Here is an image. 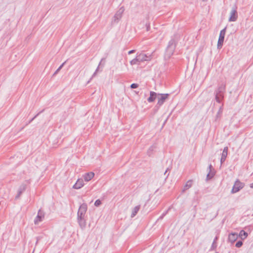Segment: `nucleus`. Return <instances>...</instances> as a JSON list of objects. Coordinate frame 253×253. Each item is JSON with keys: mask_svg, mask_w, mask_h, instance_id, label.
Returning <instances> with one entry per match:
<instances>
[{"mask_svg": "<svg viewBox=\"0 0 253 253\" xmlns=\"http://www.w3.org/2000/svg\"><path fill=\"white\" fill-rule=\"evenodd\" d=\"M87 210V205L86 204L82 205L78 211V215L80 218L84 217Z\"/></svg>", "mask_w": 253, "mask_h": 253, "instance_id": "f03ea898", "label": "nucleus"}, {"mask_svg": "<svg viewBox=\"0 0 253 253\" xmlns=\"http://www.w3.org/2000/svg\"><path fill=\"white\" fill-rule=\"evenodd\" d=\"M227 153H228V147H226L224 148L223 152H222V157H221V161L223 160H224L225 159V158L227 155Z\"/></svg>", "mask_w": 253, "mask_h": 253, "instance_id": "f8f14e48", "label": "nucleus"}, {"mask_svg": "<svg viewBox=\"0 0 253 253\" xmlns=\"http://www.w3.org/2000/svg\"><path fill=\"white\" fill-rule=\"evenodd\" d=\"M243 245V243L241 241H239L236 244V247L237 248H239L241 247Z\"/></svg>", "mask_w": 253, "mask_h": 253, "instance_id": "dca6fc26", "label": "nucleus"}, {"mask_svg": "<svg viewBox=\"0 0 253 253\" xmlns=\"http://www.w3.org/2000/svg\"><path fill=\"white\" fill-rule=\"evenodd\" d=\"M84 185L83 180L82 179H79L74 185L73 188L74 189H79L83 187Z\"/></svg>", "mask_w": 253, "mask_h": 253, "instance_id": "423d86ee", "label": "nucleus"}, {"mask_svg": "<svg viewBox=\"0 0 253 253\" xmlns=\"http://www.w3.org/2000/svg\"><path fill=\"white\" fill-rule=\"evenodd\" d=\"M133 52V50H130L129 51L128 53L129 54H130L131 53H132Z\"/></svg>", "mask_w": 253, "mask_h": 253, "instance_id": "412c9836", "label": "nucleus"}, {"mask_svg": "<svg viewBox=\"0 0 253 253\" xmlns=\"http://www.w3.org/2000/svg\"><path fill=\"white\" fill-rule=\"evenodd\" d=\"M147 57L143 54H140L135 59H132L130 61V64L133 65L138 64L139 62L143 60H146Z\"/></svg>", "mask_w": 253, "mask_h": 253, "instance_id": "f257e3e1", "label": "nucleus"}, {"mask_svg": "<svg viewBox=\"0 0 253 253\" xmlns=\"http://www.w3.org/2000/svg\"><path fill=\"white\" fill-rule=\"evenodd\" d=\"M94 173L93 172H89L84 174L83 177L85 181H89L94 177Z\"/></svg>", "mask_w": 253, "mask_h": 253, "instance_id": "0eeeda50", "label": "nucleus"}, {"mask_svg": "<svg viewBox=\"0 0 253 253\" xmlns=\"http://www.w3.org/2000/svg\"><path fill=\"white\" fill-rule=\"evenodd\" d=\"M168 94H158L157 96L158 104L162 105L165 101L168 98Z\"/></svg>", "mask_w": 253, "mask_h": 253, "instance_id": "7ed1b4c3", "label": "nucleus"}, {"mask_svg": "<svg viewBox=\"0 0 253 253\" xmlns=\"http://www.w3.org/2000/svg\"><path fill=\"white\" fill-rule=\"evenodd\" d=\"M101 204V201L99 200H97L94 203V205L95 206H99Z\"/></svg>", "mask_w": 253, "mask_h": 253, "instance_id": "2eb2a0df", "label": "nucleus"}, {"mask_svg": "<svg viewBox=\"0 0 253 253\" xmlns=\"http://www.w3.org/2000/svg\"><path fill=\"white\" fill-rule=\"evenodd\" d=\"M138 87V84H131V87L132 88H135Z\"/></svg>", "mask_w": 253, "mask_h": 253, "instance_id": "f3484780", "label": "nucleus"}, {"mask_svg": "<svg viewBox=\"0 0 253 253\" xmlns=\"http://www.w3.org/2000/svg\"><path fill=\"white\" fill-rule=\"evenodd\" d=\"M188 183H189V187H190L191 186V181L188 182L187 184H188Z\"/></svg>", "mask_w": 253, "mask_h": 253, "instance_id": "aec40b11", "label": "nucleus"}, {"mask_svg": "<svg viewBox=\"0 0 253 253\" xmlns=\"http://www.w3.org/2000/svg\"><path fill=\"white\" fill-rule=\"evenodd\" d=\"M244 186V184L239 181H236L232 188V192L236 193L238 192Z\"/></svg>", "mask_w": 253, "mask_h": 253, "instance_id": "20e7f679", "label": "nucleus"}, {"mask_svg": "<svg viewBox=\"0 0 253 253\" xmlns=\"http://www.w3.org/2000/svg\"><path fill=\"white\" fill-rule=\"evenodd\" d=\"M158 94L155 92L151 91L150 93V97L148 98V101L149 102H153L156 98H157Z\"/></svg>", "mask_w": 253, "mask_h": 253, "instance_id": "9d476101", "label": "nucleus"}, {"mask_svg": "<svg viewBox=\"0 0 253 253\" xmlns=\"http://www.w3.org/2000/svg\"><path fill=\"white\" fill-rule=\"evenodd\" d=\"M139 207H135L133 209V212H132L133 216H134L136 214V213L137 212V211H139Z\"/></svg>", "mask_w": 253, "mask_h": 253, "instance_id": "4468645a", "label": "nucleus"}, {"mask_svg": "<svg viewBox=\"0 0 253 253\" xmlns=\"http://www.w3.org/2000/svg\"><path fill=\"white\" fill-rule=\"evenodd\" d=\"M251 188H253V182L250 184Z\"/></svg>", "mask_w": 253, "mask_h": 253, "instance_id": "6ab92c4d", "label": "nucleus"}, {"mask_svg": "<svg viewBox=\"0 0 253 253\" xmlns=\"http://www.w3.org/2000/svg\"><path fill=\"white\" fill-rule=\"evenodd\" d=\"M239 236L242 239H246L248 236V234L244 230H242L240 231L239 233Z\"/></svg>", "mask_w": 253, "mask_h": 253, "instance_id": "ddd939ff", "label": "nucleus"}, {"mask_svg": "<svg viewBox=\"0 0 253 253\" xmlns=\"http://www.w3.org/2000/svg\"><path fill=\"white\" fill-rule=\"evenodd\" d=\"M213 176V173H212V174H211V175H210V174H208L207 175V178H208V179H210V178H211V177H212V176Z\"/></svg>", "mask_w": 253, "mask_h": 253, "instance_id": "a211bd4d", "label": "nucleus"}, {"mask_svg": "<svg viewBox=\"0 0 253 253\" xmlns=\"http://www.w3.org/2000/svg\"><path fill=\"white\" fill-rule=\"evenodd\" d=\"M237 18V13L236 10L233 9L230 13V16L229 18L230 21H235Z\"/></svg>", "mask_w": 253, "mask_h": 253, "instance_id": "6e6552de", "label": "nucleus"}, {"mask_svg": "<svg viewBox=\"0 0 253 253\" xmlns=\"http://www.w3.org/2000/svg\"><path fill=\"white\" fill-rule=\"evenodd\" d=\"M43 218H44L43 213L41 211H39L38 212V215L35 220V223L36 224L38 223L39 222L42 221Z\"/></svg>", "mask_w": 253, "mask_h": 253, "instance_id": "1a4fd4ad", "label": "nucleus"}, {"mask_svg": "<svg viewBox=\"0 0 253 253\" xmlns=\"http://www.w3.org/2000/svg\"><path fill=\"white\" fill-rule=\"evenodd\" d=\"M237 237H238L237 234L232 233V234H230L229 236V240L230 241L233 242L237 239Z\"/></svg>", "mask_w": 253, "mask_h": 253, "instance_id": "9b49d317", "label": "nucleus"}, {"mask_svg": "<svg viewBox=\"0 0 253 253\" xmlns=\"http://www.w3.org/2000/svg\"><path fill=\"white\" fill-rule=\"evenodd\" d=\"M225 35V28L221 30L220 32L219 37L217 43L218 47H221L224 39V36Z\"/></svg>", "mask_w": 253, "mask_h": 253, "instance_id": "39448f33", "label": "nucleus"}]
</instances>
